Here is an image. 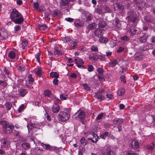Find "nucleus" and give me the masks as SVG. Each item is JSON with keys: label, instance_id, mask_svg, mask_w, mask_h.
<instances>
[{"label": "nucleus", "instance_id": "29", "mask_svg": "<svg viewBox=\"0 0 155 155\" xmlns=\"http://www.w3.org/2000/svg\"><path fill=\"white\" fill-rule=\"evenodd\" d=\"M99 40L100 42L106 43L108 41V40L105 37H103L102 36L99 38Z\"/></svg>", "mask_w": 155, "mask_h": 155}, {"label": "nucleus", "instance_id": "19", "mask_svg": "<svg viewBox=\"0 0 155 155\" xmlns=\"http://www.w3.org/2000/svg\"><path fill=\"white\" fill-rule=\"evenodd\" d=\"M113 123L118 125H121L123 122V120L121 118H115L113 120Z\"/></svg>", "mask_w": 155, "mask_h": 155}, {"label": "nucleus", "instance_id": "8", "mask_svg": "<svg viewBox=\"0 0 155 155\" xmlns=\"http://www.w3.org/2000/svg\"><path fill=\"white\" fill-rule=\"evenodd\" d=\"M104 91L103 90H101V91L95 93V97L97 99L102 100L104 98Z\"/></svg>", "mask_w": 155, "mask_h": 155}, {"label": "nucleus", "instance_id": "51", "mask_svg": "<svg viewBox=\"0 0 155 155\" xmlns=\"http://www.w3.org/2000/svg\"><path fill=\"white\" fill-rule=\"evenodd\" d=\"M91 50L94 51H98V49L97 47L95 45L92 46L91 47Z\"/></svg>", "mask_w": 155, "mask_h": 155}, {"label": "nucleus", "instance_id": "9", "mask_svg": "<svg viewBox=\"0 0 155 155\" xmlns=\"http://www.w3.org/2000/svg\"><path fill=\"white\" fill-rule=\"evenodd\" d=\"M74 26L77 27H81L84 25V22L83 20L80 19H76L74 21Z\"/></svg>", "mask_w": 155, "mask_h": 155}, {"label": "nucleus", "instance_id": "26", "mask_svg": "<svg viewBox=\"0 0 155 155\" xmlns=\"http://www.w3.org/2000/svg\"><path fill=\"white\" fill-rule=\"evenodd\" d=\"M8 56V58L10 59H14L15 57L16 54L13 51H11L9 52Z\"/></svg>", "mask_w": 155, "mask_h": 155}, {"label": "nucleus", "instance_id": "64", "mask_svg": "<svg viewBox=\"0 0 155 155\" xmlns=\"http://www.w3.org/2000/svg\"><path fill=\"white\" fill-rule=\"evenodd\" d=\"M150 41L152 43L155 44V36H153L150 39Z\"/></svg>", "mask_w": 155, "mask_h": 155}, {"label": "nucleus", "instance_id": "47", "mask_svg": "<svg viewBox=\"0 0 155 155\" xmlns=\"http://www.w3.org/2000/svg\"><path fill=\"white\" fill-rule=\"evenodd\" d=\"M40 53H37L35 55V58H36L37 61L38 63H40Z\"/></svg>", "mask_w": 155, "mask_h": 155}, {"label": "nucleus", "instance_id": "27", "mask_svg": "<svg viewBox=\"0 0 155 155\" xmlns=\"http://www.w3.org/2000/svg\"><path fill=\"white\" fill-rule=\"evenodd\" d=\"M0 125H2L3 128L5 129L9 125V123L6 121L2 120L0 121Z\"/></svg>", "mask_w": 155, "mask_h": 155}, {"label": "nucleus", "instance_id": "61", "mask_svg": "<svg viewBox=\"0 0 155 155\" xmlns=\"http://www.w3.org/2000/svg\"><path fill=\"white\" fill-rule=\"evenodd\" d=\"M70 76L72 78H77V75L74 73H73L70 75Z\"/></svg>", "mask_w": 155, "mask_h": 155}, {"label": "nucleus", "instance_id": "32", "mask_svg": "<svg viewBox=\"0 0 155 155\" xmlns=\"http://www.w3.org/2000/svg\"><path fill=\"white\" fill-rule=\"evenodd\" d=\"M28 81L29 84H32L34 81V79L32 77V75L31 74L28 75Z\"/></svg>", "mask_w": 155, "mask_h": 155}, {"label": "nucleus", "instance_id": "17", "mask_svg": "<svg viewBox=\"0 0 155 155\" xmlns=\"http://www.w3.org/2000/svg\"><path fill=\"white\" fill-rule=\"evenodd\" d=\"M42 152V150L38 147L35 148L31 150L32 153L36 155H38L41 153Z\"/></svg>", "mask_w": 155, "mask_h": 155}, {"label": "nucleus", "instance_id": "30", "mask_svg": "<svg viewBox=\"0 0 155 155\" xmlns=\"http://www.w3.org/2000/svg\"><path fill=\"white\" fill-rule=\"evenodd\" d=\"M70 3L68 0H61L60 4L61 6H65L68 5Z\"/></svg>", "mask_w": 155, "mask_h": 155}, {"label": "nucleus", "instance_id": "52", "mask_svg": "<svg viewBox=\"0 0 155 155\" xmlns=\"http://www.w3.org/2000/svg\"><path fill=\"white\" fill-rule=\"evenodd\" d=\"M25 108V106L24 104H22L20 105L18 109V112H21Z\"/></svg>", "mask_w": 155, "mask_h": 155}, {"label": "nucleus", "instance_id": "43", "mask_svg": "<svg viewBox=\"0 0 155 155\" xmlns=\"http://www.w3.org/2000/svg\"><path fill=\"white\" fill-rule=\"evenodd\" d=\"M5 106L7 110H9L11 109L12 107V104L9 102H7L5 103Z\"/></svg>", "mask_w": 155, "mask_h": 155}, {"label": "nucleus", "instance_id": "1", "mask_svg": "<svg viewBox=\"0 0 155 155\" xmlns=\"http://www.w3.org/2000/svg\"><path fill=\"white\" fill-rule=\"evenodd\" d=\"M10 18L12 21L16 24H21L24 21L23 16L15 8L13 9L10 12Z\"/></svg>", "mask_w": 155, "mask_h": 155}, {"label": "nucleus", "instance_id": "12", "mask_svg": "<svg viewBox=\"0 0 155 155\" xmlns=\"http://www.w3.org/2000/svg\"><path fill=\"white\" fill-rule=\"evenodd\" d=\"M60 109V107L57 104L55 103L51 107L52 111L54 113H58Z\"/></svg>", "mask_w": 155, "mask_h": 155}, {"label": "nucleus", "instance_id": "4", "mask_svg": "<svg viewBox=\"0 0 155 155\" xmlns=\"http://www.w3.org/2000/svg\"><path fill=\"white\" fill-rule=\"evenodd\" d=\"M85 117V113L83 110H78L77 112L73 115V118L76 120H80L84 119Z\"/></svg>", "mask_w": 155, "mask_h": 155}, {"label": "nucleus", "instance_id": "21", "mask_svg": "<svg viewBox=\"0 0 155 155\" xmlns=\"http://www.w3.org/2000/svg\"><path fill=\"white\" fill-rule=\"evenodd\" d=\"M78 41L76 39H75L72 41L70 45V47L71 49H73L76 48L77 45Z\"/></svg>", "mask_w": 155, "mask_h": 155}, {"label": "nucleus", "instance_id": "40", "mask_svg": "<svg viewBox=\"0 0 155 155\" xmlns=\"http://www.w3.org/2000/svg\"><path fill=\"white\" fill-rule=\"evenodd\" d=\"M98 73L97 76L103 75V69L101 68H99L97 70Z\"/></svg>", "mask_w": 155, "mask_h": 155}, {"label": "nucleus", "instance_id": "58", "mask_svg": "<svg viewBox=\"0 0 155 155\" xmlns=\"http://www.w3.org/2000/svg\"><path fill=\"white\" fill-rule=\"evenodd\" d=\"M21 29L20 26L19 25H16L14 27V30L15 31H18Z\"/></svg>", "mask_w": 155, "mask_h": 155}, {"label": "nucleus", "instance_id": "13", "mask_svg": "<svg viewBox=\"0 0 155 155\" xmlns=\"http://www.w3.org/2000/svg\"><path fill=\"white\" fill-rule=\"evenodd\" d=\"M148 37V35L144 34L143 36L139 37L138 38L139 41L141 43L145 42L147 41Z\"/></svg>", "mask_w": 155, "mask_h": 155}, {"label": "nucleus", "instance_id": "25", "mask_svg": "<svg viewBox=\"0 0 155 155\" xmlns=\"http://www.w3.org/2000/svg\"><path fill=\"white\" fill-rule=\"evenodd\" d=\"M125 92V89L123 88H121L118 89L117 91V93L118 96H122L124 94Z\"/></svg>", "mask_w": 155, "mask_h": 155}, {"label": "nucleus", "instance_id": "41", "mask_svg": "<svg viewBox=\"0 0 155 155\" xmlns=\"http://www.w3.org/2000/svg\"><path fill=\"white\" fill-rule=\"evenodd\" d=\"M4 131L5 134H10L12 132V130L11 129H9L7 127L5 128Z\"/></svg>", "mask_w": 155, "mask_h": 155}, {"label": "nucleus", "instance_id": "37", "mask_svg": "<svg viewBox=\"0 0 155 155\" xmlns=\"http://www.w3.org/2000/svg\"><path fill=\"white\" fill-rule=\"evenodd\" d=\"M91 154L92 155H105V152L104 149L102 148L101 149L100 152L97 153L96 154L92 153Z\"/></svg>", "mask_w": 155, "mask_h": 155}, {"label": "nucleus", "instance_id": "2", "mask_svg": "<svg viewBox=\"0 0 155 155\" xmlns=\"http://www.w3.org/2000/svg\"><path fill=\"white\" fill-rule=\"evenodd\" d=\"M41 124L37 123H32L31 121L28 123L27 126L29 134H32L33 130L36 131L37 129H40Z\"/></svg>", "mask_w": 155, "mask_h": 155}, {"label": "nucleus", "instance_id": "31", "mask_svg": "<svg viewBox=\"0 0 155 155\" xmlns=\"http://www.w3.org/2000/svg\"><path fill=\"white\" fill-rule=\"evenodd\" d=\"M19 92L21 96L24 97L27 93V92L25 89L21 88Z\"/></svg>", "mask_w": 155, "mask_h": 155}, {"label": "nucleus", "instance_id": "56", "mask_svg": "<svg viewBox=\"0 0 155 155\" xmlns=\"http://www.w3.org/2000/svg\"><path fill=\"white\" fill-rule=\"evenodd\" d=\"M106 96L110 99H112L113 98V95L111 93H108L107 94Z\"/></svg>", "mask_w": 155, "mask_h": 155}, {"label": "nucleus", "instance_id": "53", "mask_svg": "<svg viewBox=\"0 0 155 155\" xmlns=\"http://www.w3.org/2000/svg\"><path fill=\"white\" fill-rule=\"evenodd\" d=\"M104 114L101 113L100 114H99L96 118L97 120H98L101 119L103 116Z\"/></svg>", "mask_w": 155, "mask_h": 155}, {"label": "nucleus", "instance_id": "49", "mask_svg": "<svg viewBox=\"0 0 155 155\" xmlns=\"http://www.w3.org/2000/svg\"><path fill=\"white\" fill-rule=\"evenodd\" d=\"M50 97L52 100H55L58 102H59L60 101V100L59 99L57 98L55 96L52 94H51V96Z\"/></svg>", "mask_w": 155, "mask_h": 155}, {"label": "nucleus", "instance_id": "11", "mask_svg": "<svg viewBox=\"0 0 155 155\" xmlns=\"http://www.w3.org/2000/svg\"><path fill=\"white\" fill-rule=\"evenodd\" d=\"M131 146L132 148L134 150L138 149L139 147V143L136 140H133L131 143Z\"/></svg>", "mask_w": 155, "mask_h": 155}, {"label": "nucleus", "instance_id": "35", "mask_svg": "<svg viewBox=\"0 0 155 155\" xmlns=\"http://www.w3.org/2000/svg\"><path fill=\"white\" fill-rule=\"evenodd\" d=\"M44 94L45 96L50 97L52 94L50 90H47L44 91Z\"/></svg>", "mask_w": 155, "mask_h": 155}, {"label": "nucleus", "instance_id": "45", "mask_svg": "<svg viewBox=\"0 0 155 155\" xmlns=\"http://www.w3.org/2000/svg\"><path fill=\"white\" fill-rule=\"evenodd\" d=\"M38 27L40 30L44 31L46 28V26L45 25H39Z\"/></svg>", "mask_w": 155, "mask_h": 155}, {"label": "nucleus", "instance_id": "10", "mask_svg": "<svg viewBox=\"0 0 155 155\" xmlns=\"http://www.w3.org/2000/svg\"><path fill=\"white\" fill-rule=\"evenodd\" d=\"M144 19L146 22L152 23H155V20L152 16L150 15L145 16L144 18Z\"/></svg>", "mask_w": 155, "mask_h": 155}, {"label": "nucleus", "instance_id": "48", "mask_svg": "<svg viewBox=\"0 0 155 155\" xmlns=\"http://www.w3.org/2000/svg\"><path fill=\"white\" fill-rule=\"evenodd\" d=\"M3 143V145L5 147H8L9 145V142L6 140H4L3 141H2Z\"/></svg>", "mask_w": 155, "mask_h": 155}, {"label": "nucleus", "instance_id": "34", "mask_svg": "<svg viewBox=\"0 0 155 155\" xmlns=\"http://www.w3.org/2000/svg\"><path fill=\"white\" fill-rule=\"evenodd\" d=\"M21 147L25 149H28L30 147V145L28 143H24L21 144Z\"/></svg>", "mask_w": 155, "mask_h": 155}, {"label": "nucleus", "instance_id": "50", "mask_svg": "<svg viewBox=\"0 0 155 155\" xmlns=\"http://www.w3.org/2000/svg\"><path fill=\"white\" fill-rule=\"evenodd\" d=\"M83 86L84 88L87 91L90 90V87L87 84H84Z\"/></svg>", "mask_w": 155, "mask_h": 155}, {"label": "nucleus", "instance_id": "14", "mask_svg": "<svg viewBox=\"0 0 155 155\" xmlns=\"http://www.w3.org/2000/svg\"><path fill=\"white\" fill-rule=\"evenodd\" d=\"M75 62L76 64L77 65V66L79 68H81L82 67V65L84 63V62L82 60L81 58H78L75 59Z\"/></svg>", "mask_w": 155, "mask_h": 155}, {"label": "nucleus", "instance_id": "3", "mask_svg": "<svg viewBox=\"0 0 155 155\" xmlns=\"http://www.w3.org/2000/svg\"><path fill=\"white\" fill-rule=\"evenodd\" d=\"M70 115L65 112H61L58 114V118L59 121L64 122L68 120L69 118Z\"/></svg>", "mask_w": 155, "mask_h": 155}, {"label": "nucleus", "instance_id": "16", "mask_svg": "<svg viewBox=\"0 0 155 155\" xmlns=\"http://www.w3.org/2000/svg\"><path fill=\"white\" fill-rule=\"evenodd\" d=\"M153 48V45L152 44L147 43L142 48V50L143 51H146L149 49H152Z\"/></svg>", "mask_w": 155, "mask_h": 155}, {"label": "nucleus", "instance_id": "57", "mask_svg": "<svg viewBox=\"0 0 155 155\" xmlns=\"http://www.w3.org/2000/svg\"><path fill=\"white\" fill-rule=\"evenodd\" d=\"M0 85L4 87L7 85V83L5 81L0 80Z\"/></svg>", "mask_w": 155, "mask_h": 155}, {"label": "nucleus", "instance_id": "20", "mask_svg": "<svg viewBox=\"0 0 155 155\" xmlns=\"http://www.w3.org/2000/svg\"><path fill=\"white\" fill-rule=\"evenodd\" d=\"M127 32L131 36H133L136 34V30L134 28H131L128 30Z\"/></svg>", "mask_w": 155, "mask_h": 155}, {"label": "nucleus", "instance_id": "7", "mask_svg": "<svg viewBox=\"0 0 155 155\" xmlns=\"http://www.w3.org/2000/svg\"><path fill=\"white\" fill-rule=\"evenodd\" d=\"M105 154L106 155H114L115 153L112 147L110 146H107L104 149Z\"/></svg>", "mask_w": 155, "mask_h": 155}, {"label": "nucleus", "instance_id": "5", "mask_svg": "<svg viewBox=\"0 0 155 155\" xmlns=\"http://www.w3.org/2000/svg\"><path fill=\"white\" fill-rule=\"evenodd\" d=\"M81 12H82V18L84 20L87 21L91 20L92 19V15L89 12L83 10H81Z\"/></svg>", "mask_w": 155, "mask_h": 155}, {"label": "nucleus", "instance_id": "18", "mask_svg": "<svg viewBox=\"0 0 155 155\" xmlns=\"http://www.w3.org/2000/svg\"><path fill=\"white\" fill-rule=\"evenodd\" d=\"M95 35L99 38L103 35L102 30L99 29L97 28L94 31Z\"/></svg>", "mask_w": 155, "mask_h": 155}, {"label": "nucleus", "instance_id": "6", "mask_svg": "<svg viewBox=\"0 0 155 155\" xmlns=\"http://www.w3.org/2000/svg\"><path fill=\"white\" fill-rule=\"evenodd\" d=\"M128 17L129 20L132 22H135L137 19L136 15L134 11L132 10H130L128 12Z\"/></svg>", "mask_w": 155, "mask_h": 155}, {"label": "nucleus", "instance_id": "33", "mask_svg": "<svg viewBox=\"0 0 155 155\" xmlns=\"http://www.w3.org/2000/svg\"><path fill=\"white\" fill-rule=\"evenodd\" d=\"M96 27V24L95 23L89 24L87 26V28L89 30H92L94 29Z\"/></svg>", "mask_w": 155, "mask_h": 155}, {"label": "nucleus", "instance_id": "46", "mask_svg": "<svg viewBox=\"0 0 155 155\" xmlns=\"http://www.w3.org/2000/svg\"><path fill=\"white\" fill-rule=\"evenodd\" d=\"M154 146V144L152 143L147 146L146 148L149 150H152L153 149Z\"/></svg>", "mask_w": 155, "mask_h": 155}, {"label": "nucleus", "instance_id": "60", "mask_svg": "<svg viewBox=\"0 0 155 155\" xmlns=\"http://www.w3.org/2000/svg\"><path fill=\"white\" fill-rule=\"evenodd\" d=\"M34 7L35 9H38L39 6V4L38 2L34 3L33 4Z\"/></svg>", "mask_w": 155, "mask_h": 155}, {"label": "nucleus", "instance_id": "15", "mask_svg": "<svg viewBox=\"0 0 155 155\" xmlns=\"http://www.w3.org/2000/svg\"><path fill=\"white\" fill-rule=\"evenodd\" d=\"M92 136V137L89 138L88 139L91 140L93 143H96L98 140V137L97 135L94 133H92L91 134Z\"/></svg>", "mask_w": 155, "mask_h": 155}, {"label": "nucleus", "instance_id": "59", "mask_svg": "<svg viewBox=\"0 0 155 155\" xmlns=\"http://www.w3.org/2000/svg\"><path fill=\"white\" fill-rule=\"evenodd\" d=\"M67 96L66 95L61 94L60 95V98L61 100H65L66 99Z\"/></svg>", "mask_w": 155, "mask_h": 155}, {"label": "nucleus", "instance_id": "62", "mask_svg": "<svg viewBox=\"0 0 155 155\" xmlns=\"http://www.w3.org/2000/svg\"><path fill=\"white\" fill-rule=\"evenodd\" d=\"M98 58L101 61H104L105 60L104 56L101 55H99Z\"/></svg>", "mask_w": 155, "mask_h": 155}, {"label": "nucleus", "instance_id": "28", "mask_svg": "<svg viewBox=\"0 0 155 155\" xmlns=\"http://www.w3.org/2000/svg\"><path fill=\"white\" fill-rule=\"evenodd\" d=\"M106 25L105 21L104 20L100 21L98 23V26L100 28H104Z\"/></svg>", "mask_w": 155, "mask_h": 155}, {"label": "nucleus", "instance_id": "42", "mask_svg": "<svg viewBox=\"0 0 155 155\" xmlns=\"http://www.w3.org/2000/svg\"><path fill=\"white\" fill-rule=\"evenodd\" d=\"M81 143L84 145H86L87 143V141L85 140L84 137H82L80 140Z\"/></svg>", "mask_w": 155, "mask_h": 155}, {"label": "nucleus", "instance_id": "23", "mask_svg": "<svg viewBox=\"0 0 155 155\" xmlns=\"http://www.w3.org/2000/svg\"><path fill=\"white\" fill-rule=\"evenodd\" d=\"M21 47L23 49H26L28 47V41L25 39L24 40L21 42Z\"/></svg>", "mask_w": 155, "mask_h": 155}, {"label": "nucleus", "instance_id": "54", "mask_svg": "<svg viewBox=\"0 0 155 155\" xmlns=\"http://www.w3.org/2000/svg\"><path fill=\"white\" fill-rule=\"evenodd\" d=\"M120 39L124 41H128L129 39V38L127 36H124L120 37Z\"/></svg>", "mask_w": 155, "mask_h": 155}, {"label": "nucleus", "instance_id": "22", "mask_svg": "<svg viewBox=\"0 0 155 155\" xmlns=\"http://www.w3.org/2000/svg\"><path fill=\"white\" fill-rule=\"evenodd\" d=\"M110 135V133L108 132H106L103 133L100 136L101 138L105 140L106 138H109Z\"/></svg>", "mask_w": 155, "mask_h": 155}, {"label": "nucleus", "instance_id": "55", "mask_svg": "<svg viewBox=\"0 0 155 155\" xmlns=\"http://www.w3.org/2000/svg\"><path fill=\"white\" fill-rule=\"evenodd\" d=\"M87 70L89 72L92 71L93 70V65H89L87 66Z\"/></svg>", "mask_w": 155, "mask_h": 155}, {"label": "nucleus", "instance_id": "36", "mask_svg": "<svg viewBox=\"0 0 155 155\" xmlns=\"http://www.w3.org/2000/svg\"><path fill=\"white\" fill-rule=\"evenodd\" d=\"M118 61L116 59H114L113 61L109 63V65L110 67H113L115 66L118 64Z\"/></svg>", "mask_w": 155, "mask_h": 155}, {"label": "nucleus", "instance_id": "39", "mask_svg": "<svg viewBox=\"0 0 155 155\" xmlns=\"http://www.w3.org/2000/svg\"><path fill=\"white\" fill-rule=\"evenodd\" d=\"M71 41V38L68 36L63 38H62V41L64 43H66Z\"/></svg>", "mask_w": 155, "mask_h": 155}, {"label": "nucleus", "instance_id": "63", "mask_svg": "<svg viewBox=\"0 0 155 155\" xmlns=\"http://www.w3.org/2000/svg\"><path fill=\"white\" fill-rule=\"evenodd\" d=\"M36 73L39 76H41V70L40 69H38L36 71Z\"/></svg>", "mask_w": 155, "mask_h": 155}, {"label": "nucleus", "instance_id": "38", "mask_svg": "<svg viewBox=\"0 0 155 155\" xmlns=\"http://www.w3.org/2000/svg\"><path fill=\"white\" fill-rule=\"evenodd\" d=\"M54 52V55L57 56H59L60 55H62L63 54L61 51L57 49H55Z\"/></svg>", "mask_w": 155, "mask_h": 155}, {"label": "nucleus", "instance_id": "24", "mask_svg": "<svg viewBox=\"0 0 155 155\" xmlns=\"http://www.w3.org/2000/svg\"><path fill=\"white\" fill-rule=\"evenodd\" d=\"M41 145L44 148L48 150H51L54 149V148L49 144H46L42 143H41Z\"/></svg>", "mask_w": 155, "mask_h": 155}, {"label": "nucleus", "instance_id": "44", "mask_svg": "<svg viewBox=\"0 0 155 155\" xmlns=\"http://www.w3.org/2000/svg\"><path fill=\"white\" fill-rule=\"evenodd\" d=\"M50 76L52 78H57L59 77L58 74L56 72H51L50 74Z\"/></svg>", "mask_w": 155, "mask_h": 155}]
</instances>
